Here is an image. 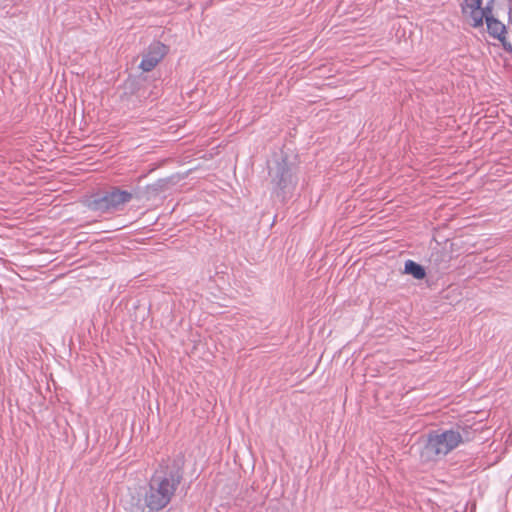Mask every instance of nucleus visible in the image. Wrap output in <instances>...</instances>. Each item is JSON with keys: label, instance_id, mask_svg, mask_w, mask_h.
<instances>
[{"label": "nucleus", "instance_id": "obj_2", "mask_svg": "<svg viewBox=\"0 0 512 512\" xmlns=\"http://www.w3.org/2000/svg\"><path fill=\"white\" fill-rule=\"evenodd\" d=\"M477 430H467L462 427V433L455 430L442 432L432 431L428 434L426 443L420 452L423 462L437 461L455 449L461 442L470 441L476 436Z\"/></svg>", "mask_w": 512, "mask_h": 512}, {"label": "nucleus", "instance_id": "obj_10", "mask_svg": "<svg viewBox=\"0 0 512 512\" xmlns=\"http://www.w3.org/2000/svg\"><path fill=\"white\" fill-rule=\"evenodd\" d=\"M404 272L412 275L415 279L418 280H421L426 276L424 267L413 260H407L405 262Z\"/></svg>", "mask_w": 512, "mask_h": 512}, {"label": "nucleus", "instance_id": "obj_5", "mask_svg": "<svg viewBox=\"0 0 512 512\" xmlns=\"http://www.w3.org/2000/svg\"><path fill=\"white\" fill-rule=\"evenodd\" d=\"M168 52V47L159 41L151 43L139 64L145 72L153 70Z\"/></svg>", "mask_w": 512, "mask_h": 512}, {"label": "nucleus", "instance_id": "obj_9", "mask_svg": "<svg viewBox=\"0 0 512 512\" xmlns=\"http://www.w3.org/2000/svg\"><path fill=\"white\" fill-rule=\"evenodd\" d=\"M448 262L449 260L446 259V254L439 250L432 252L429 257L430 266L434 267L436 271L447 269Z\"/></svg>", "mask_w": 512, "mask_h": 512}, {"label": "nucleus", "instance_id": "obj_4", "mask_svg": "<svg viewBox=\"0 0 512 512\" xmlns=\"http://www.w3.org/2000/svg\"><path fill=\"white\" fill-rule=\"evenodd\" d=\"M485 18L488 34L496 39L503 49L512 53V45L508 41L506 26L491 14L490 8L482 9V18Z\"/></svg>", "mask_w": 512, "mask_h": 512}, {"label": "nucleus", "instance_id": "obj_11", "mask_svg": "<svg viewBox=\"0 0 512 512\" xmlns=\"http://www.w3.org/2000/svg\"><path fill=\"white\" fill-rule=\"evenodd\" d=\"M168 181L166 179H159L155 183L149 184L145 187L147 198L156 197L167 188Z\"/></svg>", "mask_w": 512, "mask_h": 512}, {"label": "nucleus", "instance_id": "obj_7", "mask_svg": "<svg viewBox=\"0 0 512 512\" xmlns=\"http://www.w3.org/2000/svg\"><path fill=\"white\" fill-rule=\"evenodd\" d=\"M462 15L465 24L471 27L480 26V0H463Z\"/></svg>", "mask_w": 512, "mask_h": 512}, {"label": "nucleus", "instance_id": "obj_1", "mask_svg": "<svg viewBox=\"0 0 512 512\" xmlns=\"http://www.w3.org/2000/svg\"><path fill=\"white\" fill-rule=\"evenodd\" d=\"M183 479V469L178 460L162 461L153 473L144 495L146 507L158 512L167 507Z\"/></svg>", "mask_w": 512, "mask_h": 512}, {"label": "nucleus", "instance_id": "obj_8", "mask_svg": "<svg viewBox=\"0 0 512 512\" xmlns=\"http://www.w3.org/2000/svg\"><path fill=\"white\" fill-rule=\"evenodd\" d=\"M108 190L111 196L110 200L114 205L115 211L122 210L127 203H129L134 197H136V193L121 190L117 186H113Z\"/></svg>", "mask_w": 512, "mask_h": 512}, {"label": "nucleus", "instance_id": "obj_6", "mask_svg": "<svg viewBox=\"0 0 512 512\" xmlns=\"http://www.w3.org/2000/svg\"><path fill=\"white\" fill-rule=\"evenodd\" d=\"M110 199L111 196L109 190H107L104 191L103 193H97L88 198L86 200V206L89 210L93 212L101 214L114 213L116 211Z\"/></svg>", "mask_w": 512, "mask_h": 512}, {"label": "nucleus", "instance_id": "obj_3", "mask_svg": "<svg viewBox=\"0 0 512 512\" xmlns=\"http://www.w3.org/2000/svg\"><path fill=\"white\" fill-rule=\"evenodd\" d=\"M268 175L273 194L283 201L292 193L298 182L296 166L289 162L288 156L283 152L275 155L268 164Z\"/></svg>", "mask_w": 512, "mask_h": 512}]
</instances>
